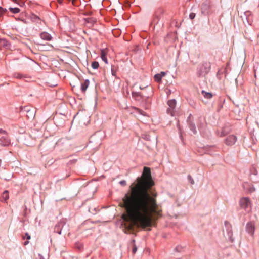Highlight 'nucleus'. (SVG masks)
Instances as JSON below:
<instances>
[{
  "instance_id": "f257e3e1",
  "label": "nucleus",
  "mask_w": 259,
  "mask_h": 259,
  "mask_svg": "<svg viewBox=\"0 0 259 259\" xmlns=\"http://www.w3.org/2000/svg\"><path fill=\"white\" fill-rule=\"evenodd\" d=\"M154 185L150 168L144 167L140 177L130 186L129 191L123 198L128 219L142 229L150 227L162 215L161 207L157 202V193L151 191Z\"/></svg>"
},
{
  "instance_id": "f03ea898",
  "label": "nucleus",
  "mask_w": 259,
  "mask_h": 259,
  "mask_svg": "<svg viewBox=\"0 0 259 259\" xmlns=\"http://www.w3.org/2000/svg\"><path fill=\"white\" fill-rule=\"evenodd\" d=\"M201 12L205 16L208 15L212 12V5L209 0H206L202 4Z\"/></svg>"
},
{
  "instance_id": "7ed1b4c3",
  "label": "nucleus",
  "mask_w": 259,
  "mask_h": 259,
  "mask_svg": "<svg viewBox=\"0 0 259 259\" xmlns=\"http://www.w3.org/2000/svg\"><path fill=\"white\" fill-rule=\"evenodd\" d=\"M10 144V140L8 138L5 131L0 129V145L7 146Z\"/></svg>"
},
{
  "instance_id": "20e7f679",
  "label": "nucleus",
  "mask_w": 259,
  "mask_h": 259,
  "mask_svg": "<svg viewBox=\"0 0 259 259\" xmlns=\"http://www.w3.org/2000/svg\"><path fill=\"white\" fill-rule=\"evenodd\" d=\"M168 107L167 109V113L172 116L176 115V106L177 102L175 99L169 100L167 101Z\"/></svg>"
},
{
  "instance_id": "39448f33",
  "label": "nucleus",
  "mask_w": 259,
  "mask_h": 259,
  "mask_svg": "<svg viewBox=\"0 0 259 259\" xmlns=\"http://www.w3.org/2000/svg\"><path fill=\"white\" fill-rule=\"evenodd\" d=\"M255 229L254 222L250 221L247 223L245 227L246 231L253 238L254 237Z\"/></svg>"
},
{
  "instance_id": "423d86ee",
  "label": "nucleus",
  "mask_w": 259,
  "mask_h": 259,
  "mask_svg": "<svg viewBox=\"0 0 259 259\" xmlns=\"http://www.w3.org/2000/svg\"><path fill=\"white\" fill-rule=\"evenodd\" d=\"M164 12L163 8H158L154 13L152 23L154 24H157L161 16L163 14Z\"/></svg>"
},
{
  "instance_id": "0eeeda50",
  "label": "nucleus",
  "mask_w": 259,
  "mask_h": 259,
  "mask_svg": "<svg viewBox=\"0 0 259 259\" xmlns=\"http://www.w3.org/2000/svg\"><path fill=\"white\" fill-rule=\"evenodd\" d=\"M123 218L124 217L123 214L122 219L123 220L124 228L125 230H127V231H125V233H127V232H131V231H132L134 229L135 226H137V227L139 228H141V227L138 226V225L134 224L131 220L128 219L127 220H124Z\"/></svg>"
},
{
  "instance_id": "6e6552de",
  "label": "nucleus",
  "mask_w": 259,
  "mask_h": 259,
  "mask_svg": "<svg viewBox=\"0 0 259 259\" xmlns=\"http://www.w3.org/2000/svg\"><path fill=\"white\" fill-rule=\"evenodd\" d=\"M210 64L208 62H204L200 66L199 68V75L203 74H207L210 70Z\"/></svg>"
},
{
  "instance_id": "1a4fd4ad",
  "label": "nucleus",
  "mask_w": 259,
  "mask_h": 259,
  "mask_svg": "<svg viewBox=\"0 0 259 259\" xmlns=\"http://www.w3.org/2000/svg\"><path fill=\"white\" fill-rule=\"evenodd\" d=\"M239 205L242 208L246 209L250 206L251 202L248 198L243 197L240 199L239 201Z\"/></svg>"
},
{
  "instance_id": "9d476101",
  "label": "nucleus",
  "mask_w": 259,
  "mask_h": 259,
  "mask_svg": "<svg viewBox=\"0 0 259 259\" xmlns=\"http://www.w3.org/2000/svg\"><path fill=\"white\" fill-rule=\"evenodd\" d=\"M237 137L233 135L228 136L225 140V143L227 145L231 146L235 144L237 141Z\"/></svg>"
},
{
  "instance_id": "9b49d317",
  "label": "nucleus",
  "mask_w": 259,
  "mask_h": 259,
  "mask_svg": "<svg viewBox=\"0 0 259 259\" xmlns=\"http://www.w3.org/2000/svg\"><path fill=\"white\" fill-rule=\"evenodd\" d=\"M245 20L249 25H251L253 22V16L252 13L249 11H247L244 13Z\"/></svg>"
},
{
  "instance_id": "f8f14e48",
  "label": "nucleus",
  "mask_w": 259,
  "mask_h": 259,
  "mask_svg": "<svg viewBox=\"0 0 259 259\" xmlns=\"http://www.w3.org/2000/svg\"><path fill=\"white\" fill-rule=\"evenodd\" d=\"M65 225V224L63 222H59L55 227L54 232L58 233L59 234H61L62 230Z\"/></svg>"
},
{
  "instance_id": "ddd939ff",
  "label": "nucleus",
  "mask_w": 259,
  "mask_h": 259,
  "mask_svg": "<svg viewBox=\"0 0 259 259\" xmlns=\"http://www.w3.org/2000/svg\"><path fill=\"white\" fill-rule=\"evenodd\" d=\"M40 36L41 39L46 41H50L52 38L51 35L46 32H43L41 33Z\"/></svg>"
},
{
  "instance_id": "4468645a",
  "label": "nucleus",
  "mask_w": 259,
  "mask_h": 259,
  "mask_svg": "<svg viewBox=\"0 0 259 259\" xmlns=\"http://www.w3.org/2000/svg\"><path fill=\"white\" fill-rule=\"evenodd\" d=\"M107 49H102L101 51V58L102 60L106 63H108L107 58L106 57V55L107 54Z\"/></svg>"
},
{
  "instance_id": "2eb2a0df",
  "label": "nucleus",
  "mask_w": 259,
  "mask_h": 259,
  "mask_svg": "<svg viewBox=\"0 0 259 259\" xmlns=\"http://www.w3.org/2000/svg\"><path fill=\"white\" fill-rule=\"evenodd\" d=\"M90 84V81L88 79L85 80L83 82L81 83V90L82 93H85L87 88H88Z\"/></svg>"
},
{
  "instance_id": "dca6fc26",
  "label": "nucleus",
  "mask_w": 259,
  "mask_h": 259,
  "mask_svg": "<svg viewBox=\"0 0 259 259\" xmlns=\"http://www.w3.org/2000/svg\"><path fill=\"white\" fill-rule=\"evenodd\" d=\"M229 133V131L227 130L225 127L222 128L220 131L218 130L217 131V134L219 137H224Z\"/></svg>"
},
{
  "instance_id": "f3484780",
  "label": "nucleus",
  "mask_w": 259,
  "mask_h": 259,
  "mask_svg": "<svg viewBox=\"0 0 259 259\" xmlns=\"http://www.w3.org/2000/svg\"><path fill=\"white\" fill-rule=\"evenodd\" d=\"M0 47L8 49L10 47V44L6 39H0Z\"/></svg>"
},
{
  "instance_id": "a211bd4d",
  "label": "nucleus",
  "mask_w": 259,
  "mask_h": 259,
  "mask_svg": "<svg viewBox=\"0 0 259 259\" xmlns=\"http://www.w3.org/2000/svg\"><path fill=\"white\" fill-rule=\"evenodd\" d=\"M132 97L137 100H140L141 98V95L139 92H132Z\"/></svg>"
},
{
  "instance_id": "6ab92c4d",
  "label": "nucleus",
  "mask_w": 259,
  "mask_h": 259,
  "mask_svg": "<svg viewBox=\"0 0 259 259\" xmlns=\"http://www.w3.org/2000/svg\"><path fill=\"white\" fill-rule=\"evenodd\" d=\"M202 94L206 99H210L212 97V95L210 93L206 92L204 91H202Z\"/></svg>"
},
{
  "instance_id": "aec40b11",
  "label": "nucleus",
  "mask_w": 259,
  "mask_h": 259,
  "mask_svg": "<svg viewBox=\"0 0 259 259\" xmlns=\"http://www.w3.org/2000/svg\"><path fill=\"white\" fill-rule=\"evenodd\" d=\"M162 77V75H161V74H156L154 76V80L157 82H159L161 81Z\"/></svg>"
},
{
  "instance_id": "412c9836",
  "label": "nucleus",
  "mask_w": 259,
  "mask_h": 259,
  "mask_svg": "<svg viewBox=\"0 0 259 259\" xmlns=\"http://www.w3.org/2000/svg\"><path fill=\"white\" fill-rule=\"evenodd\" d=\"M2 199L5 201L9 198L8 191H5L2 195Z\"/></svg>"
},
{
  "instance_id": "4be33fe9",
  "label": "nucleus",
  "mask_w": 259,
  "mask_h": 259,
  "mask_svg": "<svg viewBox=\"0 0 259 259\" xmlns=\"http://www.w3.org/2000/svg\"><path fill=\"white\" fill-rule=\"evenodd\" d=\"M71 2L72 4L74 6H78L80 5V0H68Z\"/></svg>"
},
{
  "instance_id": "5701e85b",
  "label": "nucleus",
  "mask_w": 259,
  "mask_h": 259,
  "mask_svg": "<svg viewBox=\"0 0 259 259\" xmlns=\"http://www.w3.org/2000/svg\"><path fill=\"white\" fill-rule=\"evenodd\" d=\"M134 109L136 110V112L139 113L140 114L142 115L143 116H146V112L141 110V109H140L138 108H136V107H135Z\"/></svg>"
},
{
  "instance_id": "b1692460",
  "label": "nucleus",
  "mask_w": 259,
  "mask_h": 259,
  "mask_svg": "<svg viewBox=\"0 0 259 259\" xmlns=\"http://www.w3.org/2000/svg\"><path fill=\"white\" fill-rule=\"evenodd\" d=\"M99 63L97 61H94L92 63V67L93 69H96L99 67Z\"/></svg>"
},
{
  "instance_id": "393cba45",
  "label": "nucleus",
  "mask_w": 259,
  "mask_h": 259,
  "mask_svg": "<svg viewBox=\"0 0 259 259\" xmlns=\"http://www.w3.org/2000/svg\"><path fill=\"white\" fill-rule=\"evenodd\" d=\"M7 12V10L5 8H3L0 7V17H2L3 14Z\"/></svg>"
},
{
  "instance_id": "a878e982",
  "label": "nucleus",
  "mask_w": 259,
  "mask_h": 259,
  "mask_svg": "<svg viewBox=\"0 0 259 259\" xmlns=\"http://www.w3.org/2000/svg\"><path fill=\"white\" fill-rule=\"evenodd\" d=\"M190 128L194 134H196L197 133V131H196V127H195V125H194L193 124H191L190 125Z\"/></svg>"
},
{
  "instance_id": "bb28decb",
  "label": "nucleus",
  "mask_w": 259,
  "mask_h": 259,
  "mask_svg": "<svg viewBox=\"0 0 259 259\" xmlns=\"http://www.w3.org/2000/svg\"><path fill=\"white\" fill-rule=\"evenodd\" d=\"M17 5L20 7H23L24 5V2L23 0H17Z\"/></svg>"
},
{
  "instance_id": "cd10ccee",
  "label": "nucleus",
  "mask_w": 259,
  "mask_h": 259,
  "mask_svg": "<svg viewBox=\"0 0 259 259\" xmlns=\"http://www.w3.org/2000/svg\"><path fill=\"white\" fill-rule=\"evenodd\" d=\"M9 10L13 14H16V7H9Z\"/></svg>"
},
{
  "instance_id": "c85d7f7f",
  "label": "nucleus",
  "mask_w": 259,
  "mask_h": 259,
  "mask_svg": "<svg viewBox=\"0 0 259 259\" xmlns=\"http://www.w3.org/2000/svg\"><path fill=\"white\" fill-rule=\"evenodd\" d=\"M195 17V13H191L190 14V15H189V18H190L191 20H192V19H194Z\"/></svg>"
},
{
  "instance_id": "c756f323",
  "label": "nucleus",
  "mask_w": 259,
  "mask_h": 259,
  "mask_svg": "<svg viewBox=\"0 0 259 259\" xmlns=\"http://www.w3.org/2000/svg\"><path fill=\"white\" fill-rule=\"evenodd\" d=\"M119 184L123 186H125L126 185V182L125 180H122L119 182Z\"/></svg>"
},
{
  "instance_id": "7c9ffc66",
  "label": "nucleus",
  "mask_w": 259,
  "mask_h": 259,
  "mask_svg": "<svg viewBox=\"0 0 259 259\" xmlns=\"http://www.w3.org/2000/svg\"><path fill=\"white\" fill-rule=\"evenodd\" d=\"M188 179H189L190 183H191V184H194V181L192 179V178L191 177V176H188Z\"/></svg>"
},
{
  "instance_id": "2f4dec72",
  "label": "nucleus",
  "mask_w": 259,
  "mask_h": 259,
  "mask_svg": "<svg viewBox=\"0 0 259 259\" xmlns=\"http://www.w3.org/2000/svg\"><path fill=\"white\" fill-rule=\"evenodd\" d=\"M137 250V248L135 245H134L133 249H132V252L134 254H135Z\"/></svg>"
},
{
  "instance_id": "473e14b6",
  "label": "nucleus",
  "mask_w": 259,
  "mask_h": 259,
  "mask_svg": "<svg viewBox=\"0 0 259 259\" xmlns=\"http://www.w3.org/2000/svg\"><path fill=\"white\" fill-rule=\"evenodd\" d=\"M25 237H26V238H27V240H29L30 239V236L27 233H26L25 234V236L23 237V239H25Z\"/></svg>"
},
{
  "instance_id": "72a5a7b5",
  "label": "nucleus",
  "mask_w": 259,
  "mask_h": 259,
  "mask_svg": "<svg viewBox=\"0 0 259 259\" xmlns=\"http://www.w3.org/2000/svg\"><path fill=\"white\" fill-rule=\"evenodd\" d=\"M182 249V248L181 246H177L176 247L175 250L178 252H180Z\"/></svg>"
},
{
  "instance_id": "f704fd0d",
  "label": "nucleus",
  "mask_w": 259,
  "mask_h": 259,
  "mask_svg": "<svg viewBox=\"0 0 259 259\" xmlns=\"http://www.w3.org/2000/svg\"><path fill=\"white\" fill-rule=\"evenodd\" d=\"M36 259H45V258L41 254H38V257L36 258Z\"/></svg>"
},
{
  "instance_id": "c9c22d12",
  "label": "nucleus",
  "mask_w": 259,
  "mask_h": 259,
  "mask_svg": "<svg viewBox=\"0 0 259 259\" xmlns=\"http://www.w3.org/2000/svg\"><path fill=\"white\" fill-rule=\"evenodd\" d=\"M34 18V20H35V21H36L37 20H39V17H37V16H34V18Z\"/></svg>"
},
{
  "instance_id": "e433bc0d",
  "label": "nucleus",
  "mask_w": 259,
  "mask_h": 259,
  "mask_svg": "<svg viewBox=\"0 0 259 259\" xmlns=\"http://www.w3.org/2000/svg\"><path fill=\"white\" fill-rule=\"evenodd\" d=\"M254 191V188H253V187H251V188L250 189V190H249V191L250 192H253Z\"/></svg>"
},
{
  "instance_id": "4c0bfd02",
  "label": "nucleus",
  "mask_w": 259,
  "mask_h": 259,
  "mask_svg": "<svg viewBox=\"0 0 259 259\" xmlns=\"http://www.w3.org/2000/svg\"><path fill=\"white\" fill-rule=\"evenodd\" d=\"M111 71H112V74L113 76H115V72H114V71L113 70V69H112Z\"/></svg>"
},
{
  "instance_id": "58836bf2",
  "label": "nucleus",
  "mask_w": 259,
  "mask_h": 259,
  "mask_svg": "<svg viewBox=\"0 0 259 259\" xmlns=\"http://www.w3.org/2000/svg\"><path fill=\"white\" fill-rule=\"evenodd\" d=\"M19 19V20H21L22 21H23L24 22H26V20L24 19H23V18H17V20Z\"/></svg>"
},
{
  "instance_id": "ea45409f",
  "label": "nucleus",
  "mask_w": 259,
  "mask_h": 259,
  "mask_svg": "<svg viewBox=\"0 0 259 259\" xmlns=\"http://www.w3.org/2000/svg\"><path fill=\"white\" fill-rule=\"evenodd\" d=\"M159 74H161V75H162V77L165 76V73L164 72H161L160 73H159Z\"/></svg>"
},
{
  "instance_id": "a19ab883",
  "label": "nucleus",
  "mask_w": 259,
  "mask_h": 259,
  "mask_svg": "<svg viewBox=\"0 0 259 259\" xmlns=\"http://www.w3.org/2000/svg\"><path fill=\"white\" fill-rule=\"evenodd\" d=\"M57 2L59 3V4H62L63 3V0H57Z\"/></svg>"
},
{
  "instance_id": "79ce46f5",
  "label": "nucleus",
  "mask_w": 259,
  "mask_h": 259,
  "mask_svg": "<svg viewBox=\"0 0 259 259\" xmlns=\"http://www.w3.org/2000/svg\"><path fill=\"white\" fill-rule=\"evenodd\" d=\"M28 243V241H25V242L24 243V244L25 245H27Z\"/></svg>"
},
{
  "instance_id": "37998d69",
  "label": "nucleus",
  "mask_w": 259,
  "mask_h": 259,
  "mask_svg": "<svg viewBox=\"0 0 259 259\" xmlns=\"http://www.w3.org/2000/svg\"><path fill=\"white\" fill-rule=\"evenodd\" d=\"M20 10H19V9H18V8H17V13H19V12H20Z\"/></svg>"
},
{
  "instance_id": "c03bdc74",
  "label": "nucleus",
  "mask_w": 259,
  "mask_h": 259,
  "mask_svg": "<svg viewBox=\"0 0 259 259\" xmlns=\"http://www.w3.org/2000/svg\"><path fill=\"white\" fill-rule=\"evenodd\" d=\"M13 2H14L15 3H16V0H12Z\"/></svg>"
},
{
  "instance_id": "a18cd8bd",
  "label": "nucleus",
  "mask_w": 259,
  "mask_h": 259,
  "mask_svg": "<svg viewBox=\"0 0 259 259\" xmlns=\"http://www.w3.org/2000/svg\"><path fill=\"white\" fill-rule=\"evenodd\" d=\"M22 109H23L22 107H20V110H21V111L22 110Z\"/></svg>"
},
{
  "instance_id": "49530a36",
  "label": "nucleus",
  "mask_w": 259,
  "mask_h": 259,
  "mask_svg": "<svg viewBox=\"0 0 259 259\" xmlns=\"http://www.w3.org/2000/svg\"><path fill=\"white\" fill-rule=\"evenodd\" d=\"M140 89L142 90L144 88H142L141 87H140Z\"/></svg>"
},
{
  "instance_id": "de8ad7c7",
  "label": "nucleus",
  "mask_w": 259,
  "mask_h": 259,
  "mask_svg": "<svg viewBox=\"0 0 259 259\" xmlns=\"http://www.w3.org/2000/svg\"><path fill=\"white\" fill-rule=\"evenodd\" d=\"M19 77V75H18V74H17V78H18Z\"/></svg>"
}]
</instances>
